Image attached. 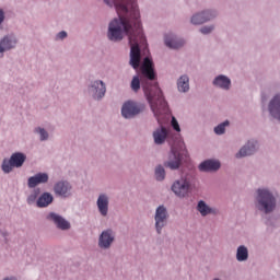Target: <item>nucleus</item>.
<instances>
[{"label":"nucleus","instance_id":"4","mask_svg":"<svg viewBox=\"0 0 280 280\" xmlns=\"http://www.w3.org/2000/svg\"><path fill=\"white\" fill-rule=\"evenodd\" d=\"M257 201L259 203V210L265 213H270L276 208V198L267 189H259Z\"/></svg>","mask_w":280,"mask_h":280},{"label":"nucleus","instance_id":"21","mask_svg":"<svg viewBox=\"0 0 280 280\" xmlns=\"http://www.w3.org/2000/svg\"><path fill=\"white\" fill-rule=\"evenodd\" d=\"M51 202H54V196L49 192H44L37 199V207L45 208Z\"/></svg>","mask_w":280,"mask_h":280},{"label":"nucleus","instance_id":"17","mask_svg":"<svg viewBox=\"0 0 280 280\" xmlns=\"http://www.w3.org/2000/svg\"><path fill=\"white\" fill-rule=\"evenodd\" d=\"M49 177L46 173H38L37 175L30 177L28 187L34 188L40 184H46Z\"/></svg>","mask_w":280,"mask_h":280},{"label":"nucleus","instance_id":"28","mask_svg":"<svg viewBox=\"0 0 280 280\" xmlns=\"http://www.w3.org/2000/svg\"><path fill=\"white\" fill-rule=\"evenodd\" d=\"M229 126V120L223 121L219 126L214 128L215 135H223L225 131V127Z\"/></svg>","mask_w":280,"mask_h":280},{"label":"nucleus","instance_id":"8","mask_svg":"<svg viewBox=\"0 0 280 280\" xmlns=\"http://www.w3.org/2000/svg\"><path fill=\"white\" fill-rule=\"evenodd\" d=\"M154 220H155L156 233L160 234L161 230L167 223V209L164 207L156 208Z\"/></svg>","mask_w":280,"mask_h":280},{"label":"nucleus","instance_id":"20","mask_svg":"<svg viewBox=\"0 0 280 280\" xmlns=\"http://www.w3.org/2000/svg\"><path fill=\"white\" fill-rule=\"evenodd\" d=\"M213 84L220 89L229 90L231 81L228 77L220 74L214 79Z\"/></svg>","mask_w":280,"mask_h":280},{"label":"nucleus","instance_id":"15","mask_svg":"<svg viewBox=\"0 0 280 280\" xmlns=\"http://www.w3.org/2000/svg\"><path fill=\"white\" fill-rule=\"evenodd\" d=\"M220 167H221L220 162L208 160V161L201 162V164L199 165V171L200 172H217L220 170Z\"/></svg>","mask_w":280,"mask_h":280},{"label":"nucleus","instance_id":"1","mask_svg":"<svg viewBox=\"0 0 280 280\" xmlns=\"http://www.w3.org/2000/svg\"><path fill=\"white\" fill-rule=\"evenodd\" d=\"M109 7H115L119 19H115L109 24L107 37L113 42L122 40L124 34L129 36L130 65L133 69H139L141 62V50L139 45L145 44L142 33L140 12L135 0H104Z\"/></svg>","mask_w":280,"mask_h":280},{"label":"nucleus","instance_id":"3","mask_svg":"<svg viewBox=\"0 0 280 280\" xmlns=\"http://www.w3.org/2000/svg\"><path fill=\"white\" fill-rule=\"evenodd\" d=\"M153 140L155 144H163L164 141H168L171 153L168 161L165 162L164 165L172 171L178 170L183 156L187 153L186 149H183L184 143L179 139V135L173 133L170 129L161 127L153 131Z\"/></svg>","mask_w":280,"mask_h":280},{"label":"nucleus","instance_id":"12","mask_svg":"<svg viewBox=\"0 0 280 280\" xmlns=\"http://www.w3.org/2000/svg\"><path fill=\"white\" fill-rule=\"evenodd\" d=\"M113 242L114 236L112 230H106L102 232L98 241V245L101 248H109Z\"/></svg>","mask_w":280,"mask_h":280},{"label":"nucleus","instance_id":"11","mask_svg":"<svg viewBox=\"0 0 280 280\" xmlns=\"http://www.w3.org/2000/svg\"><path fill=\"white\" fill-rule=\"evenodd\" d=\"M269 113L271 117L280 120V94L276 95L269 103Z\"/></svg>","mask_w":280,"mask_h":280},{"label":"nucleus","instance_id":"31","mask_svg":"<svg viewBox=\"0 0 280 280\" xmlns=\"http://www.w3.org/2000/svg\"><path fill=\"white\" fill-rule=\"evenodd\" d=\"M213 31V26H202L200 28L201 34H210Z\"/></svg>","mask_w":280,"mask_h":280},{"label":"nucleus","instance_id":"19","mask_svg":"<svg viewBox=\"0 0 280 280\" xmlns=\"http://www.w3.org/2000/svg\"><path fill=\"white\" fill-rule=\"evenodd\" d=\"M165 45L170 49H179L185 45V40L177 39L176 37L165 36Z\"/></svg>","mask_w":280,"mask_h":280},{"label":"nucleus","instance_id":"5","mask_svg":"<svg viewBox=\"0 0 280 280\" xmlns=\"http://www.w3.org/2000/svg\"><path fill=\"white\" fill-rule=\"evenodd\" d=\"M26 161V155L22 152H15L11 154V159H4L1 165L2 172L9 174L13 171V168L23 167Z\"/></svg>","mask_w":280,"mask_h":280},{"label":"nucleus","instance_id":"22","mask_svg":"<svg viewBox=\"0 0 280 280\" xmlns=\"http://www.w3.org/2000/svg\"><path fill=\"white\" fill-rule=\"evenodd\" d=\"M15 45V39L7 36L0 42V52L2 54L3 51L12 49Z\"/></svg>","mask_w":280,"mask_h":280},{"label":"nucleus","instance_id":"14","mask_svg":"<svg viewBox=\"0 0 280 280\" xmlns=\"http://www.w3.org/2000/svg\"><path fill=\"white\" fill-rule=\"evenodd\" d=\"M256 144H257V142H255V141H248L247 145L243 147V149H241L236 153V158L240 159V158H243V156L253 155L257 150Z\"/></svg>","mask_w":280,"mask_h":280},{"label":"nucleus","instance_id":"30","mask_svg":"<svg viewBox=\"0 0 280 280\" xmlns=\"http://www.w3.org/2000/svg\"><path fill=\"white\" fill-rule=\"evenodd\" d=\"M171 126H172L173 129H175L177 132H180L179 124H178L177 119L175 118V116H172Z\"/></svg>","mask_w":280,"mask_h":280},{"label":"nucleus","instance_id":"23","mask_svg":"<svg viewBox=\"0 0 280 280\" xmlns=\"http://www.w3.org/2000/svg\"><path fill=\"white\" fill-rule=\"evenodd\" d=\"M177 85L179 92L187 93L189 91V78L187 75H182Z\"/></svg>","mask_w":280,"mask_h":280},{"label":"nucleus","instance_id":"2","mask_svg":"<svg viewBox=\"0 0 280 280\" xmlns=\"http://www.w3.org/2000/svg\"><path fill=\"white\" fill-rule=\"evenodd\" d=\"M156 79V73L154 71V62L149 57L144 58L142 66H140V80H142V88L144 94L150 104L151 110L159 120L162 110L166 108L167 114V103L164 101L163 93L158 83L150 84L148 81H153Z\"/></svg>","mask_w":280,"mask_h":280},{"label":"nucleus","instance_id":"10","mask_svg":"<svg viewBox=\"0 0 280 280\" xmlns=\"http://www.w3.org/2000/svg\"><path fill=\"white\" fill-rule=\"evenodd\" d=\"M47 219L51 220L56 224V226L62 231L69 230V228L71 226V224L68 223L61 215L55 212L49 213Z\"/></svg>","mask_w":280,"mask_h":280},{"label":"nucleus","instance_id":"25","mask_svg":"<svg viewBox=\"0 0 280 280\" xmlns=\"http://www.w3.org/2000/svg\"><path fill=\"white\" fill-rule=\"evenodd\" d=\"M197 209L202 217L213 213V209L209 208L205 201H199Z\"/></svg>","mask_w":280,"mask_h":280},{"label":"nucleus","instance_id":"33","mask_svg":"<svg viewBox=\"0 0 280 280\" xmlns=\"http://www.w3.org/2000/svg\"><path fill=\"white\" fill-rule=\"evenodd\" d=\"M4 15H3V11L0 10V24L3 22Z\"/></svg>","mask_w":280,"mask_h":280},{"label":"nucleus","instance_id":"35","mask_svg":"<svg viewBox=\"0 0 280 280\" xmlns=\"http://www.w3.org/2000/svg\"><path fill=\"white\" fill-rule=\"evenodd\" d=\"M214 280H220V279H214Z\"/></svg>","mask_w":280,"mask_h":280},{"label":"nucleus","instance_id":"32","mask_svg":"<svg viewBox=\"0 0 280 280\" xmlns=\"http://www.w3.org/2000/svg\"><path fill=\"white\" fill-rule=\"evenodd\" d=\"M66 37H67V33H66L65 31L59 32V33L57 34V38H59V39H63V38H66Z\"/></svg>","mask_w":280,"mask_h":280},{"label":"nucleus","instance_id":"18","mask_svg":"<svg viewBox=\"0 0 280 280\" xmlns=\"http://www.w3.org/2000/svg\"><path fill=\"white\" fill-rule=\"evenodd\" d=\"M108 197L104 194L100 195L97 200V207L98 211L102 214V217H107L108 214Z\"/></svg>","mask_w":280,"mask_h":280},{"label":"nucleus","instance_id":"13","mask_svg":"<svg viewBox=\"0 0 280 280\" xmlns=\"http://www.w3.org/2000/svg\"><path fill=\"white\" fill-rule=\"evenodd\" d=\"M91 92L94 93V97L100 100L106 94V85L103 81H95L94 84L91 85Z\"/></svg>","mask_w":280,"mask_h":280},{"label":"nucleus","instance_id":"26","mask_svg":"<svg viewBox=\"0 0 280 280\" xmlns=\"http://www.w3.org/2000/svg\"><path fill=\"white\" fill-rule=\"evenodd\" d=\"M141 89V81H140V78L139 75H135L132 81H131V90L135 92V93H138Z\"/></svg>","mask_w":280,"mask_h":280},{"label":"nucleus","instance_id":"9","mask_svg":"<svg viewBox=\"0 0 280 280\" xmlns=\"http://www.w3.org/2000/svg\"><path fill=\"white\" fill-rule=\"evenodd\" d=\"M54 191L59 197L68 198L72 194V186L68 182H58L54 186Z\"/></svg>","mask_w":280,"mask_h":280},{"label":"nucleus","instance_id":"6","mask_svg":"<svg viewBox=\"0 0 280 280\" xmlns=\"http://www.w3.org/2000/svg\"><path fill=\"white\" fill-rule=\"evenodd\" d=\"M143 109L144 107L142 105L132 103V101H128L127 103H124L121 107V116L125 119H130L139 115Z\"/></svg>","mask_w":280,"mask_h":280},{"label":"nucleus","instance_id":"24","mask_svg":"<svg viewBox=\"0 0 280 280\" xmlns=\"http://www.w3.org/2000/svg\"><path fill=\"white\" fill-rule=\"evenodd\" d=\"M248 258V252L245 246H238L236 250V260L238 262L246 261Z\"/></svg>","mask_w":280,"mask_h":280},{"label":"nucleus","instance_id":"29","mask_svg":"<svg viewBox=\"0 0 280 280\" xmlns=\"http://www.w3.org/2000/svg\"><path fill=\"white\" fill-rule=\"evenodd\" d=\"M35 131H36L37 133H39V136H40V141H46V140L48 139V133H47V131H46L45 129H43V128H37V129H35Z\"/></svg>","mask_w":280,"mask_h":280},{"label":"nucleus","instance_id":"7","mask_svg":"<svg viewBox=\"0 0 280 280\" xmlns=\"http://www.w3.org/2000/svg\"><path fill=\"white\" fill-rule=\"evenodd\" d=\"M190 182L189 179H178L172 185V191L175 192L178 197L185 198L190 191Z\"/></svg>","mask_w":280,"mask_h":280},{"label":"nucleus","instance_id":"27","mask_svg":"<svg viewBox=\"0 0 280 280\" xmlns=\"http://www.w3.org/2000/svg\"><path fill=\"white\" fill-rule=\"evenodd\" d=\"M165 178V171L163 168V166H156L155 167V179L158 182H162Z\"/></svg>","mask_w":280,"mask_h":280},{"label":"nucleus","instance_id":"34","mask_svg":"<svg viewBox=\"0 0 280 280\" xmlns=\"http://www.w3.org/2000/svg\"><path fill=\"white\" fill-rule=\"evenodd\" d=\"M3 280H16V279L12 277V278H5Z\"/></svg>","mask_w":280,"mask_h":280},{"label":"nucleus","instance_id":"16","mask_svg":"<svg viewBox=\"0 0 280 280\" xmlns=\"http://www.w3.org/2000/svg\"><path fill=\"white\" fill-rule=\"evenodd\" d=\"M212 18L213 14L211 13V11H203L201 13L195 14L192 19H190V22H192V24L195 25H200L211 20Z\"/></svg>","mask_w":280,"mask_h":280}]
</instances>
